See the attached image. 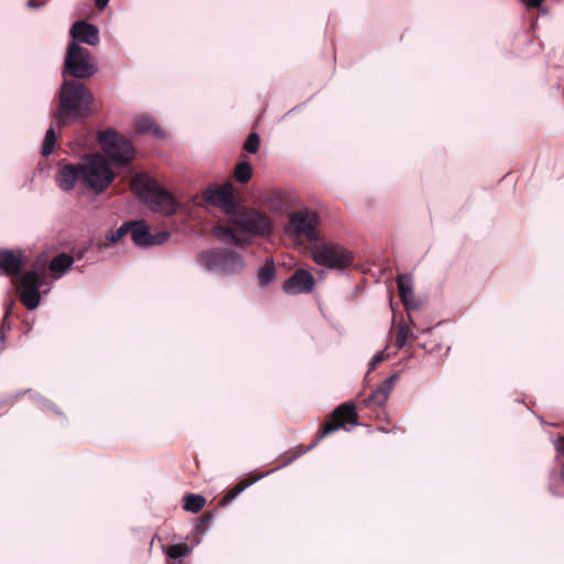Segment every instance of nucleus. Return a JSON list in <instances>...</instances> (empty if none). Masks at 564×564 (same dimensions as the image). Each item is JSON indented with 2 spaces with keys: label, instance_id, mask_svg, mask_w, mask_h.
I'll use <instances>...</instances> for the list:
<instances>
[{
  "label": "nucleus",
  "instance_id": "f257e3e1",
  "mask_svg": "<svg viewBox=\"0 0 564 564\" xmlns=\"http://www.w3.org/2000/svg\"><path fill=\"white\" fill-rule=\"evenodd\" d=\"M94 110L93 95L82 84L75 82L64 83L57 110V121L59 124H66L86 117Z\"/></svg>",
  "mask_w": 564,
  "mask_h": 564
},
{
  "label": "nucleus",
  "instance_id": "f03ea898",
  "mask_svg": "<svg viewBox=\"0 0 564 564\" xmlns=\"http://www.w3.org/2000/svg\"><path fill=\"white\" fill-rule=\"evenodd\" d=\"M271 219L254 210L236 214L230 220L229 226L215 227V235L224 241H237L239 232L264 236L271 232Z\"/></svg>",
  "mask_w": 564,
  "mask_h": 564
},
{
  "label": "nucleus",
  "instance_id": "7ed1b4c3",
  "mask_svg": "<svg viewBox=\"0 0 564 564\" xmlns=\"http://www.w3.org/2000/svg\"><path fill=\"white\" fill-rule=\"evenodd\" d=\"M131 188L142 197L152 209L164 215H171L178 207L177 200L156 181L148 175H137L131 182Z\"/></svg>",
  "mask_w": 564,
  "mask_h": 564
},
{
  "label": "nucleus",
  "instance_id": "20e7f679",
  "mask_svg": "<svg viewBox=\"0 0 564 564\" xmlns=\"http://www.w3.org/2000/svg\"><path fill=\"white\" fill-rule=\"evenodd\" d=\"M80 182L95 193L104 192L115 180V172L100 154H89L79 162Z\"/></svg>",
  "mask_w": 564,
  "mask_h": 564
},
{
  "label": "nucleus",
  "instance_id": "39448f33",
  "mask_svg": "<svg viewBox=\"0 0 564 564\" xmlns=\"http://www.w3.org/2000/svg\"><path fill=\"white\" fill-rule=\"evenodd\" d=\"M317 216L310 210L293 212L289 215V224L284 229L285 235L294 243L301 245L304 240L317 239Z\"/></svg>",
  "mask_w": 564,
  "mask_h": 564
},
{
  "label": "nucleus",
  "instance_id": "423d86ee",
  "mask_svg": "<svg viewBox=\"0 0 564 564\" xmlns=\"http://www.w3.org/2000/svg\"><path fill=\"white\" fill-rule=\"evenodd\" d=\"M98 142L102 151L117 165H123L134 158V151L129 141L113 130L99 133Z\"/></svg>",
  "mask_w": 564,
  "mask_h": 564
},
{
  "label": "nucleus",
  "instance_id": "0eeeda50",
  "mask_svg": "<svg viewBox=\"0 0 564 564\" xmlns=\"http://www.w3.org/2000/svg\"><path fill=\"white\" fill-rule=\"evenodd\" d=\"M313 260L330 269H343L352 262L351 253L335 243H321L312 249Z\"/></svg>",
  "mask_w": 564,
  "mask_h": 564
},
{
  "label": "nucleus",
  "instance_id": "6e6552de",
  "mask_svg": "<svg viewBox=\"0 0 564 564\" xmlns=\"http://www.w3.org/2000/svg\"><path fill=\"white\" fill-rule=\"evenodd\" d=\"M65 72L77 78H86L96 72L95 64L87 50L70 43L65 58Z\"/></svg>",
  "mask_w": 564,
  "mask_h": 564
},
{
  "label": "nucleus",
  "instance_id": "1a4fd4ad",
  "mask_svg": "<svg viewBox=\"0 0 564 564\" xmlns=\"http://www.w3.org/2000/svg\"><path fill=\"white\" fill-rule=\"evenodd\" d=\"M42 281L43 275L35 271L25 272L13 280L20 300L26 308L34 310L39 306L41 300L39 289Z\"/></svg>",
  "mask_w": 564,
  "mask_h": 564
},
{
  "label": "nucleus",
  "instance_id": "9d476101",
  "mask_svg": "<svg viewBox=\"0 0 564 564\" xmlns=\"http://www.w3.org/2000/svg\"><path fill=\"white\" fill-rule=\"evenodd\" d=\"M357 422L355 408L352 404H341L333 413V419L323 426V436L339 427L347 429L348 425H355Z\"/></svg>",
  "mask_w": 564,
  "mask_h": 564
},
{
  "label": "nucleus",
  "instance_id": "9b49d317",
  "mask_svg": "<svg viewBox=\"0 0 564 564\" xmlns=\"http://www.w3.org/2000/svg\"><path fill=\"white\" fill-rule=\"evenodd\" d=\"M203 198L207 203L220 206L227 213H231L234 209L232 186L230 183L208 187L204 191Z\"/></svg>",
  "mask_w": 564,
  "mask_h": 564
},
{
  "label": "nucleus",
  "instance_id": "f8f14e48",
  "mask_svg": "<svg viewBox=\"0 0 564 564\" xmlns=\"http://www.w3.org/2000/svg\"><path fill=\"white\" fill-rule=\"evenodd\" d=\"M132 241L140 247L161 245L167 239V234L158 232L152 235L150 228L142 221L130 225Z\"/></svg>",
  "mask_w": 564,
  "mask_h": 564
},
{
  "label": "nucleus",
  "instance_id": "ddd939ff",
  "mask_svg": "<svg viewBox=\"0 0 564 564\" xmlns=\"http://www.w3.org/2000/svg\"><path fill=\"white\" fill-rule=\"evenodd\" d=\"M315 280L313 275L305 270H297L283 284V290L288 294H301L311 292L314 288Z\"/></svg>",
  "mask_w": 564,
  "mask_h": 564
},
{
  "label": "nucleus",
  "instance_id": "4468645a",
  "mask_svg": "<svg viewBox=\"0 0 564 564\" xmlns=\"http://www.w3.org/2000/svg\"><path fill=\"white\" fill-rule=\"evenodd\" d=\"M56 181L63 191H70L74 188L76 182L80 181V167L74 165H63L59 167Z\"/></svg>",
  "mask_w": 564,
  "mask_h": 564
},
{
  "label": "nucleus",
  "instance_id": "2eb2a0df",
  "mask_svg": "<svg viewBox=\"0 0 564 564\" xmlns=\"http://www.w3.org/2000/svg\"><path fill=\"white\" fill-rule=\"evenodd\" d=\"M70 34L74 39L85 42L89 45H96L99 41L98 30L86 22H76L72 26Z\"/></svg>",
  "mask_w": 564,
  "mask_h": 564
},
{
  "label": "nucleus",
  "instance_id": "dca6fc26",
  "mask_svg": "<svg viewBox=\"0 0 564 564\" xmlns=\"http://www.w3.org/2000/svg\"><path fill=\"white\" fill-rule=\"evenodd\" d=\"M23 264L21 252L0 251V270L8 275H15Z\"/></svg>",
  "mask_w": 564,
  "mask_h": 564
},
{
  "label": "nucleus",
  "instance_id": "f3484780",
  "mask_svg": "<svg viewBox=\"0 0 564 564\" xmlns=\"http://www.w3.org/2000/svg\"><path fill=\"white\" fill-rule=\"evenodd\" d=\"M398 289L402 302L406 307H412L413 303V280L410 275L403 274L398 276Z\"/></svg>",
  "mask_w": 564,
  "mask_h": 564
},
{
  "label": "nucleus",
  "instance_id": "a211bd4d",
  "mask_svg": "<svg viewBox=\"0 0 564 564\" xmlns=\"http://www.w3.org/2000/svg\"><path fill=\"white\" fill-rule=\"evenodd\" d=\"M72 264L73 258L68 254L62 253L51 261L50 270L56 278H59Z\"/></svg>",
  "mask_w": 564,
  "mask_h": 564
},
{
  "label": "nucleus",
  "instance_id": "6ab92c4d",
  "mask_svg": "<svg viewBox=\"0 0 564 564\" xmlns=\"http://www.w3.org/2000/svg\"><path fill=\"white\" fill-rule=\"evenodd\" d=\"M205 498L199 495H188L185 497L184 509L189 512H198L205 506Z\"/></svg>",
  "mask_w": 564,
  "mask_h": 564
},
{
  "label": "nucleus",
  "instance_id": "aec40b11",
  "mask_svg": "<svg viewBox=\"0 0 564 564\" xmlns=\"http://www.w3.org/2000/svg\"><path fill=\"white\" fill-rule=\"evenodd\" d=\"M164 551L172 558H182L189 554L191 547L185 543H180L170 545Z\"/></svg>",
  "mask_w": 564,
  "mask_h": 564
},
{
  "label": "nucleus",
  "instance_id": "412c9836",
  "mask_svg": "<svg viewBox=\"0 0 564 564\" xmlns=\"http://www.w3.org/2000/svg\"><path fill=\"white\" fill-rule=\"evenodd\" d=\"M252 170L249 163L241 162L236 166L235 178L240 183H246L250 180Z\"/></svg>",
  "mask_w": 564,
  "mask_h": 564
},
{
  "label": "nucleus",
  "instance_id": "4be33fe9",
  "mask_svg": "<svg viewBox=\"0 0 564 564\" xmlns=\"http://www.w3.org/2000/svg\"><path fill=\"white\" fill-rule=\"evenodd\" d=\"M258 276L261 285H268L275 278L274 267L269 263L263 265L259 270Z\"/></svg>",
  "mask_w": 564,
  "mask_h": 564
},
{
  "label": "nucleus",
  "instance_id": "5701e85b",
  "mask_svg": "<svg viewBox=\"0 0 564 564\" xmlns=\"http://www.w3.org/2000/svg\"><path fill=\"white\" fill-rule=\"evenodd\" d=\"M55 143H56L55 131L53 128H50L45 133L44 143H43V148H42V154L50 155L54 150Z\"/></svg>",
  "mask_w": 564,
  "mask_h": 564
},
{
  "label": "nucleus",
  "instance_id": "b1692460",
  "mask_svg": "<svg viewBox=\"0 0 564 564\" xmlns=\"http://www.w3.org/2000/svg\"><path fill=\"white\" fill-rule=\"evenodd\" d=\"M130 231V224H123L120 228L115 231H111L107 235V240L111 243L117 242L123 236H126Z\"/></svg>",
  "mask_w": 564,
  "mask_h": 564
},
{
  "label": "nucleus",
  "instance_id": "393cba45",
  "mask_svg": "<svg viewBox=\"0 0 564 564\" xmlns=\"http://www.w3.org/2000/svg\"><path fill=\"white\" fill-rule=\"evenodd\" d=\"M137 129L140 132H153L155 134H159V129L148 118H143V119L138 120L137 121Z\"/></svg>",
  "mask_w": 564,
  "mask_h": 564
},
{
  "label": "nucleus",
  "instance_id": "a878e982",
  "mask_svg": "<svg viewBox=\"0 0 564 564\" xmlns=\"http://www.w3.org/2000/svg\"><path fill=\"white\" fill-rule=\"evenodd\" d=\"M248 484L246 482H239L235 487H232L228 494L224 497L223 502L227 503L230 500L235 499L238 495H240L245 488H247Z\"/></svg>",
  "mask_w": 564,
  "mask_h": 564
},
{
  "label": "nucleus",
  "instance_id": "bb28decb",
  "mask_svg": "<svg viewBox=\"0 0 564 564\" xmlns=\"http://www.w3.org/2000/svg\"><path fill=\"white\" fill-rule=\"evenodd\" d=\"M259 137L256 133H251L245 142V150L250 153H256L259 149Z\"/></svg>",
  "mask_w": 564,
  "mask_h": 564
},
{
  "label": "nucleus",
  "instance_id": "cd10ccee",
  "mask_svg": "<svg viewBox=\"0 0 564 564\" xmlns=\"http://www.w3.org/2000/svg\"><path fill=\"white\" fill-rule=\"evenodd\" d=\"M410 336H411L410 328L405 325H400L398 334H397L398 346H400V347L403 346Z\"/></svg>",
  "mask_w": 564,
  "mask_h": 564
},
{
  "label": "nucleus",
  "instance_id": "c85d7f7f",
  "mask_svg": "<svg viewBox=\"0 0 564 564\" xmlns=\"http://www.w3.org/2000/svg\"><path fill=\"white\" fill-rule=\"evenodd\" d=\"M388 390H389V387L388 388H380L376 391L375 393V398H380L382 401H384L388 397Z\"/></svg>",
  "mask_w": 564,
  "mask_h": 564
},
{
  "label": "nucleus",
  "instance_id": "c756f323",
  "mask_svg": "<svg viewBox=\"0 0 564 564\" xmlns=\"http://www.w3.org/2000/svg\"><path fill=\"white\" fill-rule=\"evenodd\" d=\"M542 2L543 0H525L527 6L531 8H538Z\"/></svg>",
  "mask_w": 564,
  "mask_h": 564
},
{
  "label": "nucleus",
  "instance_id": "7c9ffc66",
  "mask_svg": "<svg viewBox=\"0 0 564 564\" xmlns=\"http://www.w3.org/2000/svg\"><path fill=\"white\" fill-rule=\"evenodd\" d=\"M109 0H96V4L100 8V9H104L107 3H108Z\"/></svg>",
  "mask_w": 564,
  "mask_h": 564
},
{
  "label": "nucleus",
  "instance_id": "2f4dec72",
  "mask_svg": "<svg viewBox=\"0 0 564 564\" xmlns=\"http://www.w3.org/2000/svg\"><path fill=\"white\" fill-rule=\"evenodd\" d=\"M557 448L564 449V437L557 442Z\"/></svg>",
  "mask_w": 564,
  "mask_h": 564
},
{
  "label": "nucleus",
  "instance_id": "473e14b6",
  "mask_svg": "<svg viewBox=\"0 0 564 564\" xmlns=\"http://www.w3.org/2000/svg\"><path fill=\"white\" fill-rule=\"evenodd\" d=\"M28 6H29L30 8H35V7H36V3H35V1H34V0H29V1H28Z\"/></svg>",
  "mask_w": 564,
  "mask_h": 564
}]
</instances>
